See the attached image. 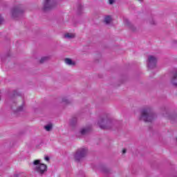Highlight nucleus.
I'll return each mask as SVG.
<instances>
[{
  "instance_id": "9d476101",
  "label": "nucleus",
  "mask_w": 177,
  "mask_h": 177,
  "mask_svg": "<svg viewBox=\"0 0 177 177\" xmlns=\"http://www.w3.org/2000/svg\"><path fill=\"white\" fill-rule=\"evenodd\" d=\"M99 169L101 172H102V174H104L105 175H109V174H111V169L104 165H100Z\"/></svg>"
},
{
  "instance_id": "aec40b11",
  "label": "nucleus",
  "mask_w": 177,
  "mask_h": 177,
  "mask_svg": "<svg viewBox=\"0 0 177 177\" xmlns=\"http://www.w3.org/2000/svg\"><path fill=\"white\" fill-rule=\"evenodd\" d=\"M104 21L106 24H110V23H111V17L110 15H107L104 19Z\"/></svg>"
},
{
  "instance_id": "393cba45",
  "label": "nucleus",
  "mask_w": 177,
  "mask_h": 177,
  "mask_svg": "<svg viewBox=\"0 0 177 177\" xmlns=\"http://www.w3.org/2000/svg\"><path fill=\"white\" fill-rule=\"evenodd\" d=\"M44 160H46V161H49V160H50L49 156H46L44 158Z\"/></svg>"
},
{
  "instance_id": "ddd939ff",
  "label": "nucleus",
  "mask_w": 177,
  "mask_h": 177,
  "mask_svg": "<svg viewBox=\"0 0 177 177\" xmlns=\"http://www.w3.org/2000/svg\"><path fill=\"white\" fill-rule=\"evenodd\" d=\"M77 122H78V119L75 117H73L70 120L69 125L70 127H72V128H74L75 127H77Z\"/></svg>"
},
{
  "instance_id": "c85d7f7f",
  "label": "nucleus",
  "mask_w": 177,
  "mask_h": 177,
  "mask_svg": "<svg viewBox=\"0 0 177 177\" xmlns=\"http://www.w3.org/2000/svg\"><path fill=\"white\" fill-rule=\"evenodd\" d=\"M15 177H19V174H14Z\"/></svg>"
},
{
  "instance_id": "6e6552de",
  "label": "nucleus",
  "mask_w": 177,
  "mask_h": 177,
  "mask_svg": "<svg viewBox=\"0 0 177 177\" xmlns=\"http://www.w3.org/2000/svg\"><path fill=\"white\" fill-rule=\"evenodd\" d=\"M162 115L164 117H168L169 120H170L171 124H174L176 121L177 114L176 113L169 114L168 111V109L164 107L162 109Z\"/></svg>"
},
{
  "instance_id": "a878e982",
  "label": "nucleus",
  "mask_w": 177,
  "mask_h": 177,
  "mask_svg": "<svg viewBox=\"0 0 177 177\" xmlns=\"http://www.w3.org/2000/svg\"><path fill=\"white\" fill-rule=\"evenodd\" d=\"M2 21H3V19L0 16V26H1V24H2Z\"/></svg>"
},
{
  "instance_id": "4be33fe9",
  "label": "nucleus",
  "mask_w": 177,
  "mask_h": 177,
  "mask_svg": "<svg viewBox=\"0 0 177 177\" xmlns=\"http://www.w3.org/2000/svg\"><path fill=\"white\" fill-rule=\"evenodd\" d=\"M62 102L65 103L66 104H70L71 103V101H69L68 99H67V97H63Z\"/></svg>"
},
{
  "instance_id": "39448f33",
  "label": "nucleus",
  "mask_w": 177,
  "mask_h": 177,
  "mask_svg": "<svg viewBox=\"0 0 177 177\" xmlns=\"http://www.w3.org/2000/svg\"><path fill=\"white\" fill-rule=\"evenodd\" d=\"M57 3L55 0H45L43 4V12H49L56 8Z\"/></svg>"
},
{
  "instance_id": "a211bd4d",
  "label": "nucleus",
  "mask_w": 177,
  "mask_h": 177,
  "mask_svg": "<svg viewBox=\"0 0 177 177\" xmlns=\"http://www.w3.org/2000/svg\"><path fill=\"white\" fill-rule=\"evenodd\" d=\"M65 38H68V39H73V38H75V35L73 34V33H66L64 35Z\"/></svg>"
},
{
  "instance_id": "dca6fc26",
  "label": "nucleus",
  "mask_w": 177,
  "mask_h": 177,
  "mask_svg": "<svg viewBox=\"0 0 177 177\" xmlns=\"http://www.w3.org/2000/svg\"><path fill=\"white\" fill-rule=\"evenodd\" d=\"M90 131L91 127L84 128L80 131V133L81 135H86V133H88V132H90Z\"/></svg>"
},
{
  "instance_id": "5701e85b",
  "label": "nucleus",
  "mask_w": 177,
  "mask_h": 177,
  "mask_svg": "<svg viewBox=\"0 0 177 177\" xmlns=\"http://www.w3.org/2000/svg\"><path fill=\"white\" fill-rule=\"evenodd\" d=\"M109 4L113 5L114 3V0H109Z\"/></svg>"
},
{
  "instance_id": "6ab92c4d",
  "label": "nucleus",
  "mask_w": 177,
  "mask_h": 177,
  "mask_svg": "<svg viewBox=\"0 0 177 177\" xmlns=\"http://www.w3.org/2000/svg\"><path fill=\"white\" fill-rule=\"evenodd\" d=\"M52 128H53V124H52V123H50L44 126V129H46V131H47L48 132H49L50 131H52Z\"/></svg>"
},
{
  "instance_id": "bb28decb",
  "label": "nucleus",
  "mask_w": 177,
  "mask_h": 177,
  "mask_svg": "<svg viewBox=\"0 0 177 177\" xmlns=\"http://www.w3.org/2000/svg\"><path fill=\"white\" fill-rule=\"evenodd\" d=\"M125 153H127V149H124L122 150V154H125Z\"/></svg>"
},
{
  "instance_id": "c756f323",
  "label": "nucleus",
  "mask_w": 177,
  "mask_h": 177,
  "mask_svg": "<svg viewBox=\"0 0 177 177\" xmlns=\"http://www.w3.org/2000/svg\"><path fill=\"white\" fill-rule=\"evenodd\" d=\"M139 2H143V0H138Z\"/></svg>"
},
{
  "instance_id": "cd10ccee",
  "label": "nucleus",
  "mask_w": 177,
  "mask_h": 177,
  "mask_svg": "<svg viewBox=\"0 0 177 177\" xmlns=\"http://www.w3.org/2000/svg\"><path fill=\"white\" fill-rule=\"evenodd\" d=\"M20 135H24V133H26V131H20Z\"/></svg>"
},
{
  "instance_id": "9b49d317",
  "label": "nucleus",
  "mask_w": 177,
  "mask_h": 177,
  "mask_svg": "<svg viewBox=\"0 0 177 177\" xmlns=\"http://www.w3.org/2000/svg\"><path fill=\"white\" fill-rule=\"evenodd\" d=\"M124 24H125V26H127V27H129V28H130V30H131V31H133V32H135L136 31V27H135L131 23V21H129V20L128 19H124Z\"/></svg>"
},
{
  "instance_id": "f3484780",
  "label": "nucleus",
  "mask_w": 177,
  "mask_h": 177,
  "mask_svg": "<svg viewBox=\"0 0 177 177\" xmlns=\"http://www.w3.org/2000/svg\"><path fill=\"white\" fill-rule=\"evenodd\" d=\"M49 59H50L49 57H42L39 61V63L41 64H44V63H46V62H48Z\"/></svg>"
},
{
  "instance_id": "0eeeda50",
  "label": "nucleus",
  "mask_w": 177,
  "mask_h": 177,
  "mask_svg": "<svg viewBox=\"0 0 177 177\" xmlns=\"http://www.w3.org/2000/svg\"><path fill=\"white\" fill-rule=\"evenodd\" d=\"M24 13V10L21 5L14 7L12 10V16L14 19L21 17Z\"/></svg>"
},
{
  "instance_id": "7ed1b4c3",
  "label": "nucleus",
  "mask_w": 177,
  "mask_h": 177,
  "mask_svg": "<svg viewBox=\"0 0 177 177\" xmlns=\"http://www.w3.org/2000/svg\"><path fill=\"white\" fill-rule=\"evenodd\" d=\"M97 125H99L101 129H111L114 127V122L109 118L107 115H104L100 118Z\"/></svg>"
},
{
  "instance_id": "20e7f679",
  "label": "nucleus",
  "mask_w": 177,
  "mask_h": 177,
  "mask_svg": "<svg viewBox=\"0 0 177 177\" xmlns=\"http://www.w3.org/2000/svg\"><path fill=\"white\" fill-rule=\"evenodd\" d=\"M30 165H32L33 169L39 175H44L48 171V166L41 163V160H35L32 163H30Z\"/></svg>"
},
{
  "instance_id": "4468645a",
  "label": "nucleus",
  "mask_w": 177,
  "mask_h": 177,
  "mask_svg": "<svg viewBox=\"0 0 177 177\" xmlns=\"http://www.w3.org/2000/svg\"><path fill=\"white\" fill-rule=\"evenodd\" d=\"M64 62L68 66H75V62L70 58H65Z\"/></svg>"
},
{
  "instance_id": "412c9836",
  "label": "nucleus",
  "mask_w": 177,
  "mask_h": 177,
  "mask_svg": "<svg viewBox=\"0 0 177 177\" xmlns=\"http://www.w3.org/2000/svg\"><path fill=\"white\" fill-rule=\"evenodd\" d=\"M9 56H10L9 54H8L7 55H1L0 56V60L1 62H5V60L6 59L7 57H9Z\"/></svg>"
},
{
  "instance_id": "b1692460",
  "label": "nucleus",
  "mask_w": 177,
  "mask_h": 177,
  "mask_svg": "<svg viewBox=\"0 0 177 177\" xmlns=\"http://www.w3.org/2000/svg\"><path fill=\"white\" fill-rule=\"evenodd\" d=\"M151 24H152V25H156V21H154V20H151Z\"/></svg>"
},
{
  "instance_id": "1a4fd4ad",
  "label": "nucleus",
  "mask_w": 177,
  "mask_h": 177,
  "mask_svg": "<svg viewBox=\"0 0 177 177\" xmlns=\"http://www.w3.org/2000/svg\"><path fill=\"white\" fill-rule=\"evenodd\" d=\"M157 66V58L153 55H149L147 59L148 68H156Z\"/></svg>"
},
{
  "instance_id": "423d86ee",
  "label": "nucleus",
  "mask_w": 177,
  "mask_h": 177,
  "mask_svg": "<svg viewBox=\"0 0 177 177\" xmlns=\"http://www.w3.org/2000/svg\"><path fill=\"white\" fill-rule=\"evenodd\" d=\"M86 153H88V150L85 148H80L77 149L74 156L75 161L80 162L82 158L86 156Z\"/></svg>"
},
{
  "instance_id": "f8f14e48",
  "label": "nucleus",
  "mask_w": 177,
  "mask_h": 177,
  "mask_svg": "<svg viewBox=\"0 0 177 177\" xmlns=\"http://www.w3.org/2000/svg\"><path fill=\"white\" fill-rule=\"evenodd\" d=\"M171 84L173 86H176V88H177V70L171 79Z\"/></svg>"
},
{
  "instance_id": "7c9ffc66",
  "label": "nucleus",
  "mask_w": 177,
  "mask_h": 177,
  "mask_svg": "<svg viewBox=\"0 0 177 177\" xmlns=\"http://www.w3.org/2000/svg\"><path fill=\"white\" fill-rule=\"evenodd\" d=\"M174 44H176V41H174Z\"/></svg>"
},
{
  "instance_id": "f03ea898",
  "label": "nucleus",
  "mask_w": 177,
  "mask_h": 177,
  "mask_svg": "<svg viewBox=\"0 0 177 177\" xmlns=\"http://www.w3.org/2000/svg\"><path fill=\"white\" fill-rule=\"evenodd\" d=\"M17 96H21V93L19 92L17 90H13L11 93L8 94V99L12 102V104L11 105V110H12L14 114L17 115L20 111H23L24 109V102L22 103L21 106L15 109V107L17 105L15 99L17 97Z\"/></svg>"
},
{
  "instance_id": "2eb2a0df",
  "label": "nucleus",
  "mask_w": 177,
  "mask_h": 177,
  "mask_svg": "<svg viewBox=\"0 0 177 177\" xmlns=\"http://www.w3.org/2000/svg\"><path fill=\"white\" fill-rule=\"evenodd\" d=\"M84 10V6H82V4L79 3L77 4V14L80 16V15H82V11Z\"/></svg>"
},
{
  "instance_id": "f257e3e1",
  "label": "nucleus",
  "mask_w": 177,
  "mask_h": 177,
  "mask_svg": "<svg viewBox=\"0 0 177 177\" xmlns=\"http://www.w3.org/2000/svg\"><path fill=\"white\" fill-rule=\"evenodd\" d=\"M155 118H157V115L154 113L151 107L145 106L141 109L140 116L139 118L140 121L151 122Z\"/></svg>"
}]
</instances>
